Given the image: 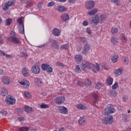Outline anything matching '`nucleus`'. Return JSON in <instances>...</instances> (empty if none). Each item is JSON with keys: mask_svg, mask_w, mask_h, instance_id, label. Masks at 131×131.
Wrapping results in <instances>:
<instances>
[{"mask_svg": "<svg viewBox=\"0 0 131 131\" xmlns=\"http://www.w3.org/2000/svg\"><path fill=\"white\" fill-rule=\"evenodd\" d=\"M105 20H106V17L104 15L101 14L99 16L98 14H96L90 19V23L98 25L99 23H103Z\"/></svg>", "mask_w": 131, "mask_h": 131, "instance_id": "f257e3e1", "label": "nucleus"}, {"mask_svg": "<svg viewBox=\"0 0 131 131\" xmlns=\"http://www.w3.org/2000/svg\"><path fill=\"white\" fill-rule=\"evenodd\" d=\"M10 35L11 36L8 37V40L9 41H11L15 45H20V43H21L20 39L15 37L16 35V33L14 32H11V33H10Z\"/></svg>", "mask_w": 131, "mask_h": 131, "instance_id": "f03ea898", "label": "nucleus"}, {"mask_svg": "<svg viewBox=\"0 0 131 131\" xmlns=\"http://www.w3.org/2000/svg\"><path fill=\"white\" fill-rule=\"evenodd\" d=\"M104 115H108V114H113L115 113L116 110L113 107L112 104H107L104 108Z\"/></svg>", "mask_w": 131, "mask_h": 131, "instance_id": "7ed1b4c3", "label": "nucleus"}, {"mask_svg": "<svg viewBox=\"0 0 131 131\" xmlns=\"http://www.w3.org/2000/svg\"><path fill=\"white\" fill-rule=\"evenodd\" d=\"M93 67H94V64L86 61H82L80 66L81 69H82V70L83 71H85L86 69H92Z\"/></svg>", "mask_w": 131, "mask_h": 131, "instance_id": "20e7f679", "label": "nucleus"}, {"mask_svg": "<svg viewBox=\"0 0 131 131\" xmlns=\"http://www.w3.org/2000/svg\"><path fill=\"white\" fill-rule=\"evenodd\" d=\"M114 120H113V116L107 115V116L103 118L102 120V122L103 124H112Z\"/></svg>", "mask_w": 131, "mask_h": 131, "instance_id": "39448f33", "label": "nucleus"}, {"mask_svg": "<svg viewBox=\"0 0 131 131\" xmlns=\"http://www.w3.org/2000/svg\"><path fill=\"white\" fill-rule=\"evenodd\" d=\"M5 102L8 105H14L16 103V99L12 96L8 95L5 98Z\"/></svg>", "mask_w": 131, "mask_h": 131, "instance_id": "423d86ee", "label": "nucleus"}, {"mask_svg": "<svg viewBox=\"0 0 131 131\" xmlns=\"http://www.w3.org/2000/svg\"><path fill=\"white\" fill-rule=\"evenodd\" d=\"M54 102L57 105H61L65 102V97L64 96H58L54 99Z\"/></svg>", "mask_w": 131, "mask_h": 131, "instance_id": "0eeeda50", "label": "nucleus"}, {"mask_svg": "<svg viewBox=\"0 0 131 131\" xmlns=\"http://www.w3.org/2000/svg\"><path fill=\"white\" fill-rule=\"evenodd\" d=\"M31 71L34 74H39L40 69L37 65H34L32 67Z\"/></svg>", "mask_w": 131, "mask_h": 131, "instance_id": "6e6552de", "label": "nucleus"}, {"mask_svg": "<svg viewBox=\"0 0 131 131\" xmlns=\"http://www.w3.org/2000/svg\"><path fill=\"white\" fill-rule=\"evenodd\" d=\"M41 68L42 70H46L47 72H48L49 73L53 72V68L48 64H43L41 66Z\"/></svg>", "mask_w": 131, "mask_h": 131, "instance_id": "1a4fd4ad", "label": "nucleus"}, {"mask_svg": "<svg viewBox=\"0 0 131 131\" xmlns=\"http://www.w3.org/2000/svg\"><path fill=\"white\" fill-rule=\"evenodd\" d=\"M58 110L59 113H61V114H67V113H68L67 107L64 106H59L58 107Z\"/></svg>", "mask_w": 131, "mask_h": 131, "instance_id": "9d476101", "label": "nucleus"}, {"mask_svg": "<svg viewBox=\"0 0 131 131\" xmlns=\"http://www.w3.org/2000/svg\"><path fill=\"white\" fill-rule=\"evenodd\" d=\"M2 82L4 84L9 85L11 83V79L8 76H4L1 78Z\"/></svg>", "mask_w": 131, "mask_h": 131, "instance_id": "9b49d317", "label": "nucleus"}, {"mask_svg": "<svg viewBox=\"0 0 131 131\" xmlns=\"http://www.w3.org/2000/svg\"><path fill=\"white\" fill-rule=\"evenodd\" d=\"M124 71V69H123V68H119L115 70L114 74L116 76H120V75L122 74Z\"/></svg>", "mask_w": 131, "mask_h": 131, "instance_id": "f8f14e48", "label": "nucleus"}, {"mask_svg": "<svg viewBox=\"0 0 131 131\" xmlns=\"http://www.w3.org/2000/svg\"><path fill=\"white\" fill-rule=\"evenodd\" d=\"M95 7V2L94 1H89L86 3L85 8L87 10H91Z\"/></svg>", "mask_w": 131, "mask_h": 131, "instance_id": "ddd939ff", "label": "nucleus"}, {"mask_svg": "<svg viewBox=\"0 0 131 131\" xmlns=\"http://www.w3.org/2000/svg\"><path fill=\"white\" fill-rule=\"evenodd\" d=\"M90 50H91V46H90V45H88V43H86L83 48V50L82 51V53L83 55H85L88 53V52H89V51H90Z\"/></svg>", "mask_w": 131, "mask_h": 131, "instance_id": "4468645a", "label": "nucleus"}, {"mask_svg": "<svg viewBox=\"0 0 131 131\" xmlns=\"http://www.w3.org/2000/svg\"><path fill=\"white\" fill-rule=\"evenodd\" d=\"M50 42L52 45V48H54V49H56V50H59L60 46H59V44L57 43V41L52 39L50 40Z\"/></svg>", "mask_w": 131, "mask_h": 131, "instance_id": "2eb2a0df", "label": "nucleus"}, {"mask_svg": "<svg viewBox=\"0 0 131 131\" xmlns=\"http://www.w3.org/2000/svg\"><path fill=\"white\" fill-rule=\"evenodd\" d=\"M52 34L54 36H60L61 35V30L58 28H54L52 30Z\"/></svg>", "mask_w": 131, "mask_h": 131, "instance_id": "dca6fc26", "label": "nucleus"}, {"mask_svg": "<svg viewBox=\"0 0 131 131\" xmlns=\"http://www.w3.org/2000/svg\"><path fill=\"white\" fill-rule=\"evenodd\" d=\"M75 107L79 110H85L86 109V105L82 103L77 104L75 105Z\"/></svg>", "mask_w": 131, "mask_h": 131, "instance_id": "f3484780", "label": "nucleus"}, {"mask_svg": "<svg viewBox=\"0 0 131 131\" xmlns=\"http://www.w3.org/2000/svg\"><path fill=\"white\" fill-rule=\"evenodd\" d=\"M22 74L25 77H28V76H29V70L26 68H23Z\"/></svg>", "mask_w": 131, "mask_h": 131, "instance_id": "a211bd4d", "label": "nucleus"}, {"mask_svg": "<svg viewBox=\"0 0 131 131\" xmlns=\"http://www.w3.org/2000/svg\"><path fill=\"white\" fill-rule=\"evenodd\" d=\"M97 13H98V9L94 8L88 11L87 14L88 15H89V16H95V15Z\"/></svg>", "mask_w": 131, "mask_h": 131, "instance_id": "6ab92c4d", "label": "nucleus"}, {"mask_svg": "<svg viewBox=\"0 0 131 131\" xmlns=\"http://www.w3.org/2000/svg\"><path fill=\"white\" fill-rule=\"evenodd\" d=\"M4 56L6 58H9V59H12V55L8 54L6 52L0 50V57H3Z\"/></svg>", "mask_w": 131, "mask_h": 131, "instance_id": "aec40b11", "label": "nucleus"}, {"mask_svg": "<svg viewBox=\"0 0 131 131\" xmlns=\"http://www.w3.org/2000/svg\"><path fill=\"white\" fill-rule=\"evenodd\" d=\"M56 11L60 12V13H62V12H65L66 11H67V8L63 6H59L57 7Z\"/></svg>", "mask_w": 131, "mask_h": 131, "instance_id": "412c9836", "label": "nucleus"}, {"mask_svg": "<svg viewBox=\"0 0 131 131\" xmlns=\"http://www.w3.org/2000/svg\"><path fill=\"white\" fill-rule=\"evenodd\" d=\"M74 58L77 63V64H79L82 61V56L80 55L77 54L75 55Z\"/></svg>", "mask_w": 131, "mask_h": 131, "instance_id": "4be33fe9", "label": "nucleus"}, {"mask_svg": "<svg viewBox=\"0 0 131 131\" xmlns=\"http://www.w3.org/2000/svg\"><path fill=\"white\" fill-rule=\"evenodd\" d=\"M61 18L63 21L66 22L69 21V15L67 13H64L61 15Z\"/></svg>", "mask_w": 131, "mask_h": 131, "instance_id": "5701e85b", "label": "nucleus"}, {"mask_svg": "<svg viewBox=\"0 0 131 131\" xmlns=\"http://www.w3.org/2000/svg\"><path fill=\"white\" fill-rule=\"evenodd\" d=\"M19 83H20V84H21V85H24V88H29V84H30V83H29V82L27 80H23L19 82Z\"/></svg>", "mask_w": 131, "mask_h": 131, "instance_id": "b1692460", "label": "nucleus"}, {"mask_svg": "<svg viewBox=\"0 0 131 131\" xmlns=\"http://www.w3.org/2000/svg\"><path fill=\"white\" fill-rule=\"evenodd\" d=\"M34 82L36 85H37L38 86H40L41 85L42 81H41V80H40V79L38 78H36L34 79Z\"/></svg>", "mask_w": 131, "mask_h": 131, "instance_id": "393cba45", "label": "nucleus"}, {"mask_svg": "<svg viewBox=\"0 0 131 131\" xmlns=\"http://www.w3.org/2000/svg\"><path fill=\"white\" fill-rule=\"evenodd\" d=\"M78 123L80 125H84L85 124V119L84 117H80L78 120Z\"/></svg>", "mask_w": 131, "mask_h": 131, "instance_id": "a878e982", "label": "nucleus"}, {"mask_svg": "<svg viewBox=\"0 0 131 131\" xmlns=\"http://www.w3.org/2000/svg\"><path fill=\"white\" fill-rule=\"evenodd\" d=\"M25 111L27 112V113H31L33 112V108L32 107L27 105L25 107Z\"/></svg>", "mask_w": 131, "mask_h": 131, "instance_id": "bb28decb", "label": "nucleus"}, {"mask_svg": "<svg viewBox=\"0 0 131 131\" xmlns=\"http://www.w3.org/2000/svg\"><path fill=\"white\" fill-rule=\"evenodd\" d=\"M0 94L1 96H7V95H8V90L6 88H2L0 92Z\"/></svg>", "mask_w": 131, "mask_h": 131, "instance_id": "cd10ccee", "label": "nucleus"}, {"mask_svg": "<svg viewBox=\"0 0 131 131\" xmlns=\"http://www.w3.org/2000/svg\"><path fill=\"white\" fill-rule=\"evenodd\" d=\"M91 69H92L93 71L97 73L98 71H100V66H99V64L96 63V66L93 65V67Z\"/></svg>", "mask_w": 131, "mask_h": 131, "instance_id": "c85d7f7f", "label": "nucleus"}, {"mask_svg": "<svg viewBox=\"0 0 131 131\" xmlns=\"http://www.w3.org/2000/svg\"><path fill=\"white\" fill-rule=\"evenodd\" d=\"M106 81L107 85H112L113 83V78L111 77H108Z\"/></svg>", "mask_w": 131, "mask_h": 131, "instance_id": "c756f323", "label": "nucleus"}, {"mask_svg": "<svg viewBox=\"0 0 131 131\" xmlns=\"http://www.w3.org/2000/svg\"><path fill=\"white\" fill-rule=\"evenodd\" d=\"M118 58H119V56H118V54L114 55L111 58L112 62H113V63H116L117 60H118Z\"/></svg>", "mask_w": 131, "mask_h": 131, "instance_id": "7c9ffc66", "label": "nucleus"}, {"mask_svg": "<svg viewBox=\"0 0 131 131\" xmlns=\"http://www.w3.org/2000/svg\"><path fill=\"white\" fill-rule=\"evenodd\" d=\"M18 31L19 33H21V34H24L25 31H24V25H20L18 27Z\"/></svg>", "mask_w": 131, "mask_h": 131, "instance_id": "2f4dec72", "label": "nucleus"}, {"mask_svg": "<svg viewBox=\"0 0 131 131\" xmlns=\"http://www.w3.org/2000/svg\"><path fill=\"white\" fill-rule=\"evenodd\" d=\"M40 108L41 109H47V108H50V105L42 103L40 105Z\"/></svg>", "mask_w": 131, "mask_h": 131, "instance_id": "473e14b6", "label": "nucleus"}, {"mask_svg": "<svg viewBox=\"0 0 131 131\" xmlns=\"http://www.w3.org/2000/svg\"><path fill=\"white\" fill-rule=\"evenodd\" d=\"M60 49L61 50H68L69 49V44H66L60 46Z\"/></svg>", "mask_w": 131, "mask_h": 131, "instance_id": "72a5a7b5", "label": "nucleus"}, {"mask_svg": "<svg viewBox=\"0 0 131 131\" xmlns=\"http://www.w3.org/2000/svg\"><path fill=\"white\" fill-rule=\"evenodd\" d=\"M111 40L113 45H115V43H117L118 42V38L115 37H112Z\"/></svg>", "mask_w": 131, "mask_h": 131, "instance_id": "f704fd0d", "label": "nucleus"}, {"mask_svg": "<svg viewBox=\"0 0 131 131\" xmlns=\"http://www.w3.org/2000/svg\"><path fill=\"white\" fill-rule=\"evenodd\" d=\"M118 83L117 82H115V83H114L112 86V90H117V89H118Z\"/></svg>", "mask_w": 131, "mask_h": 131, "instance_id": "c9c22d12", "label": "nucleus"}, {"mask_svg": "<svg viewBox=\"0 0 131 131\" xmlns=\"http://www.w3.org/2000/svg\"><path fill=\"white\" fill-rule=\"evenodd\" d=\"M110 94L111 97H116L117 96V92L115 90H112L110 91Z\"/></svg>", "mask_w": 131, "mask_h": 131, "instance_id": "e433bc0d", "label": "nucleus"}, {"mask_svg": "<svg viewBox=\"0 0 131 131\" xmlns=\"http://www.w3.org/2000/svg\"><path fill=\"white\" fill-rule=\"evenodd\" d=\"M12 22H13V19L12 18H8L5 21L6 25H11Z\"/></svg>", "mask_w": 131, "mask_h": 131, "instance_id": "4c0bfd02", "label": "nucleus"}, {"mask_svg": "<svg viewBox=\"0 0 131 131\" xmlns=\"http://www.w3.org/2000/svg\"><path fill=\"white\" fill-rule=\"evenodd\" d=\"M111 32L112 34H113L114 35L116 34L117 32H118V29L117 28H112L111 29Z\"/></svg>", "mask_w": 131, "mask_h": 131, "instance_id": "58836bf2", "label": "nucleus"}, {"mask_svg": "<svg viewBox=\"0 0 131 131\" xmlns=\"http://www.w3.org/2000/svg\"><path fill=\"white\" fill-rule=\"evenodd\" d=\"M7 3L9 7H12V6H15V2H14V1L13 0H10L8 1Z\"/></svg>", "mask_w": 131, "mask_h": 131, "instance_id": "ea45409f", "label": "nucleus"}, {"mask_svg": "<svg viewBox=\"0 0 131 131\" xmlns=\"http://www.w3.org/2000/svg\"><path fill=\"white\" fill-rule=\"evenodd\" d=\"M75 71L77 73H80L81 72V69H80L79 66H76Z\"/></svg>", "mask_w": 131, "mask_h": 131, "instance_id": "a19ab883", "label": "nucleus"}, {"mask_svg": "<svg viewBox=\"0 0 131 131\" xmlns=\"http://www.w3.org/2000/svg\"><path fill=\"white\" fill-rule=\"evenodd\" d=\"M20 56L21 58H24L25 59V58H27V57H28V54H27L25 52H22L20 53Z\"/></svg>", "mask_w": 131, "mask_h": 131, "instance_id": "79ce46f5", "label": "nucleus"}, {"mask_svg": "<svg viewBox=\"0 0 131 131\" xmlns=\"http://www.w3.org/2000/svg\"><path fill=\"white\" fill-rule=\"evenodd\" d=\"M19 131H28L29 130V128L26 126L21 127L19 128Z\"/></svg>", "mask_w": 131, "mask_h": 131, "instance_id": "37998d69", "label": "nucleus"}, {"mask_svg": "<svg viewBox=\"0 0 131 131\" xmlns=\"http://www.w3.org/2000/svg\"><path fill=\"white\" fill-rule=\"evenodd\" d=\"M85 84L86 85V86H90V85H92V81H91L90 79L86 80Z\"/></svg>", "mask_w": 131, "mask_h": 131, "instance_id": "c03bdc74", "label": "nucleus"}, {"mask_svg": "<svg viewBox=\"0 0 131 131\" xmlns=\"http://www.w3.org/2000/svg\"><path fill=\"white\" fill-rule=\"evenodd\" d=\"M9 5H8V4L7 3H5L3 6V10H4L5 11H7L9 9Z\"/></svg>", "mask_w": 131, "mask_h": 131, "instance_id": "a18cd8bd", "label": "nucleus"}, {"mask_svg": "<svg viewBox=\"0 0 131 131\" xmlns=\"http://www.w3.org/2000/svg\"><path fill=\"white\" fill-rule=\"evenodd\" d=\"M101 88H102V84L100 82L97 83L95 86V89H96V90H100Z\"/></svg>", "mask_w": 131, "mask_h": 131, "instance_id": "49530a36", "label": "nucleus"}, {"mask_svg": "<svg viewBox=\"0 0 131 131\" xmlns=\"http://www.w3.org/2000/svg\"><path fill=\"white\" fill-rule=\"evenodd\" d=\"M111 2L114 3V4H115L117 6H118V5L120 4V1L119 0H111Z\"/></svg>", "mask_w": 131, "mask_h": 131, "instance_id": "de8ad7c7", "label": "nucleus"}, {"mask_svg": "<svg viewBox=\"0 0 131 131\" xmlns=\"http://www.w3.org/2000/svg\"><path fill=\"white\" fill-rule=\"evenodd\" d=\"M124 64L125 65H127V64H128V57H124Z\"/></svg>", "mask_w": 131, "mask_h": 131, "instance_id": "09e8293b", "label": "nucleus"}, {"mask_svg": "<svg viewBox=\"0 0 131 131\" xmlns=\"http://www.w3.org/2000/svg\"><path fill=\"white\" fill-rule=\"evenodd\" d=\"M80 40L82 42H83V43H85V45H86V43H86V39L84 37H80Z\"/></svg>", "mask_w": 131, "mask_h": 131, "instance_id": "8fccbe9b", "label": "nucleus"}, {"mask_svg": "<svg viewBox=\"0 0 131 131\" xmlns=\"http://www.w3.org/2000/svg\"><path fill=\"white\" fill-rule=\"evenodd\" d=\"M24 96L25 97H26V98H27V99H29V98H31V95H30L28 92H25Z\"/></svg>", "mask_w": 131, "mask_h": 131, "instance_id": "3c124183", "label": "nucleus"}, {"mask_svg": "<svg viewBox=\"0 0 131 131\" xmlns=\"http://www.w3.org/2000/svg\"><path fill=\"white\" fill-rule=\"evenodd\" d=\"M122 120L124 122H127V121H128V120H127V117L126 115H123Z\"/></svg>", "mask_w": 131, "mask_h": 131, "instance_id": "603ef678", "label": "nucleus"}, {"mask_svg": "<svg viewBox=\"0 0 131 131\" xmlns=\"http://www.w3.org/2000/svg\"><path fill=\"white\" fill-rule=\"evenodd\" d=\"M0 114H2L3 116H6L8 114V112L6 111H3L0 112Z\"/></svg>", "mask_w": 131, "mask_h": 131, "instance_id": "864d4df0", "label": "nucleus"}, {"mask_svg": "<svg viewBox=\"0 0 131 131\" xmlns=\"http://www.w3.org/2000/svg\"><path fill=\"white\" fill-rule=\"evenodd\" d=\"M56 65H57V66H59L60 67H64V64L60 61H57L56 62Z\"/></svg>", "mask_w": 131, "mask_h": 131, "instance_id": "5fc2aeb1", "label": "nucleus"}, {"mask_svg": "<svg viewBox=\"0 0 131 131\" xmlns=\"http://www.w3.org/2000/svg\"><path fill=\"white\" fill-rule=\"evenodd\" d=\"M86 32L88 33V34H92V29L90 28H87L86 29Z\"/></svg>", "mask_w": 131, "mask_h": 131, "instance_id": "6e6d98bb", "label": "nucleus"}, {"mask_svg": "<svg viewBox=\"0 0 131 131\" xmlns=\"http://www.w3.org/2000/svg\"><path fill=\"white\" fill-rule=\"evenodd\" d=\"M17 23H19V25H22V17H19L17 19Z\"/></svg>", "mask_w": 131, "mask_h": 131, "instance_id": "4d7b16f0", "label": "nucleus"}, {"mask_svg": "<svg viewBox=\"0 0 131 131\" xmlns=\"http://www.w3.org/2000/svg\"><path fill=\"white\" fill-rule=\"evenodd\" d=\"M17 110L18 114H22L23 113V110L22 108H17Z\"/></svg>", "mask_w": 131, "mask_h": 131, "instance_id": "13d9d810", "label": "nucleus"}, {"mask_svg": "<svg viewBox=\"0 0 131 131\" xmlns=\"http://www.w3.org/2000/svg\"><path fill=\"white\" fill-rule=\"evenodd\" d=\"M82 26H88V25H89V22L86 21H83L82 22Z\"/></svg>", "mask_w": 131, "mask_h": 131, "instance_id": "bf43d9fd", "label": "nucleus"}, {"mask_svg": "<svg viewBox=\"0 0 131 131\" xmlns=\"http://www.w3.org/2000/svg\"><path fill=\"white\" fill-rule=\"evenodd\" d=\"M93 97L94 99H95V100H98V95H97V94L94 93L93 94Z\"/></svg>", "mask_w": 131, "mask_h": 131, "instance_id": "052dcab7", "label": "nucleus"}, {"mask_svg": "<svg viewBox=\"0 0 131 131\" xmlns=\"http://www.w3.org/2000/svg\"><path fill=\"white\" fill-rule=\"evenodd\" d=\"M54 5H55V3L51 2H49L48 4V7H52L53 6H54Z\"/></svg>", "mask_w": 131, "mask_h": 131, "instance_id": "680f3d73", "label": "nucleus"}, {"mask_svg": "<svg viewBox=\"0 0 131 131\" xmlns=\"http://www.w3.org/2000/svg\"><path fill=\"white\" fill-rule=\"evenodd\" d=\"M48 46V45L47 44H44V45H41V46H37V48H45V47H47Z\"/></svg>", "mask_w": 131, "mask_h": 131, "instance_id": "e2e57ef3", "label": "nucleus"}, {"mask_svg": "<svg viewBox=\"0 0 131 131\" xmlns=\"http://www.w3.org/2000/svg\"><path fill=\"white\" fill-rule=\"evenodd\" d=\"M77 84H78V85H80V86H82V83L81 82V81L78 80L77 82Z\"/></svg>", "mask_w": 131, "mask_h": 131, "instance_id": "0e129e2a", "label": "nucleus"}, {"mask_svg": "<svg viewBox=\"0 0 131 131\" xmlns=\"http://www.w3.org/2000/svg\"><path fill=\"white\" fill-rule=\"evenodd\" d=\"M70 4H75L76 3V0H69Z\"/></svg>", "mask_w": 131, "mask_h": 131, "instance_id": "69168bd1", "label": "nucleus"}, {"mask_svg": "<svg viewBox=\"0 0 131 131\" xmlns=\"http://www.w3.org/2000/svg\"><path fill=\"white\" fill-rule=\"evenodd\" d=\"M28 2V0H20L21 4H24L25 3V4H27V3Z\"/></svg>", "mask_w": 131, "mask_h": 131, "instance_id": "338daca9", "label": "nucleus"}, {"mask_svg": "<svg viewBox=\"0 0 131 131\" xmlns=\"http://www.w3.org/2000/svg\"><path fill=\"white\" fill-rule=\"evenodd\" d=\"M18 120L19 121H24V117H19L18 118Z\"/></svg>", "mask_w": 131, "mask_h": 131, "instance_id": "774afa93", "label": "nucleus"}]
</instances>
